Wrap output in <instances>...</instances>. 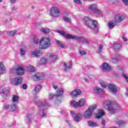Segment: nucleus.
Here are the masks:
<instances>
[{"label": "nucleus", "instance_id": "nucleus-1", "mask_svg": "<svg viewBox=\"0 0 128 128\" xmlns=\"http://www.w3.org/2000/svg\"><path fill=\"white\" fill-rule=\"evenodd\" d=\"M84 20L86 22V26L91 28L94 32H98V22L96 20H92L88 18V16H85L84 18Z\"/></svg>", "mask_w": 128, "mask_h": 128}, {"label": "nucleus", "instance_id": "nucleus-2", "mask_svg": "<svg viewBox=\"0 0 128 128\" xmlns=\"http://www.w3.org/2000/svg\"><path fill=\"white\" fill-rule=\"evenodd\" d=\"M104 108H105L106 110H110L112 114H116L118 110H120V106L118 105L112 104L110 101L108 100L104 102Z\"/></svg>", "mask_w": 128, "mask_h": 128}, {"label": "nucleus", "instance_id": "nucleus-3", "mask_svg": "<svg viewBox=\"0 0 128 128\" xmlns=\"http://www.w3.org/2000/svg\"><path fill=\"white\" fill-rule=\"evenodd\" d=\"M51 44L50 40L48 38L44 37L40 40V48L43 50H46L50 46Z\"/></svg>", "mask_w": 128, "mask_h": 128}, {"label": "nucleus", "instance_id": "nucleus-4", "mask_svg": "<svg viewBox=\"0 0 128 128\" xmlns=\"http://www.w3.org/2000/svg\"><path fill=\"white\" fill-rule=\"evenodd\" d=\"M96 108V105L94 104L90 106L84 114V116L86 118H90L92 116L94 110Z\"/></svg>", "mask_w": 128, "mask_h": 128}, {"label": "nucleus", "instance_id": "nucleus-5", "mask_svg": "<svg viewBox=\"0 0 128 128\" xmlns=\"http://www.w3.org/2000/svg\"><path fill=\"white\" fill-rule=\"evenodd\" d=\"M14 72L18 76H24V69L23 67L18 66L16 68H12L10 70V74H14Z\"/></svg>", "mask_w": 128, "mask_h": 128}, {"label": "nucleus", "instance_id": "nucleus-6", "mask_svg": "<svg viewBox=\"0 0 128 128\" xmlns=\"http://www.w3.org/2000/svg\"><path fill=\"white\" fill-rule=\"evenodd\" d=\"M23 80L24 79L22 78V77H16L12 80L11 84H12L13 86H20V84H22Z\"/></svg>", "mask_w": 128, "mask_h": 128}, {"label": "nucleus", "instance_id": "nucleus-7", "mask_svg": "<svg viewBox=\"0 0 128 128\" xmlns=\"http://www.w3.org/2000/svg\"><path fill=\"white\" fill-rule=\"evenodd\" d=\"M36 104L37 106L40 108H44L48 106V104L46 102V100H38L36 101Z\"/></svg>", "mask_w": 128, "mask_h": 128}, {"label": "nucleus", "instance_id": "nucleus-8", "mask_svg": "<svg viewBox=\"0 0 128 128\" xmlns=\"http://www.w3.org/2000/svg\"><path fill=\"white\" fill-rule=\"evenodd\" d=\"M50 12L52 16H54V18H56V16H60V10L56 7H52Z\"/></svg>", "mask_w": 128, "mask_h": 128}, {"label": "nucleus", "instance_id": "nucleus-9", "mask_svg": "<svg viewBox=\"0 0 128 128\" xmlns=\"http://www.w3.org/2000/svg\"><path fill=\"white\" fill-rule=\"evenodd\" d=\"M30 54L32 58H40V56H42V51L36 50L34 52H30Z\"/></svg>", "mask_w": 128, "mask_h": 128}, {"label": "nucleus", "instance_id": "nucleus-10", "mask_svg": "<svg viewBox=\"0 0 128 128\" xmlns=\"http://www.w3.org/2000/svg\"><path fill=\"white\" fill-rule=\"evenodd\" d=\"M96 8H98V6H96V4H92L88 8L90 10H92L96 14H100V10L96 9Z\"/></svg>", "mask_w": 128, "mask_h": 128}, {"label": "nucleus", "instance_id": "nucleus-11", "mask_svg": "<svg viewBox=\"0 0 128 128\" xmlns=\"http://www.w3.org/2000/svg\"><path fill=\"white\" fill-rule=\"evenodd\" d=\"M102 68V70L104 72H108V70H110V66L106 62H104L102 66H101Z\"/></svg>", "mask_w": 128, "mask_h": 128}, {"label": "nucleus", "instance_id": "nucleus-12", "mask_svg": "<svg viewBox=\"0 0 128 128\" xmlns=\"http://www.w3.org/2000/svg\"><path fill=\"white\" fill-rule=\"evenodd\" d=\"M124 18V16L122 14H117L115 16V22L116 23L120 22H122Z\"/></svg>", "mask_w": 128, "mask_h": 128}, {"label": "nucleus", "instance_id": "nucleus-13", "mask_svg": "<svg viewBox=\"0 0 128 128\" xmlns=\"http://www.w3.org/2000/svg\"><path fill=\"white\" fill-rule=\"evenodd\" d=\"M65 38H67V40H80V38H82L80 37L70 34H66Z\"/></svg>", "mask_w": 128, "mask_h": 128}, {"label": "nucleus", "instance_id": "nucleus-14", "mask_svg": "<svg viewBox=\"0 0 128 128\" xmlns=\"http://www.w3.org/2000/svg\"><path fill=\"white\" fill-rule=\"evenodd\" d=\"M82 94V91L80 89H76L71 92V96L72 98H76Z\"/></svg>", "mask_w": 128, "mask_h": 128}, {"label": "nucleus", "instance_id": "nucleus-15", "mask_svg": "<svg viewBox=\"0 0 128 128\" xmlns=\"http://www.w3.org/2000/svg\"><path fill=\"white\" fill-rule=\"evenodd\" d=\"M108 88L113 92V94H116L118 90H116V86L114 84H110L108 85Z\"/></svg>", "mask_w": 128, "mask_h": 128}, {"label": "nucleus", "instance_id": "nucleus-16", "mask_svg": "<svg viewBox=\"0 0 128 128\" xmlns=\"http://www.w3.org/2000/svg\"><path fill=\"white\" fill-rule=\"evenodd\" d=\"M10 94V90L8 88H5L2 92V96L6 98L7 96H8V95Z\"/></svg>", "mask_w": 128, "mask_h": 128}, {"label": "nucleus", "instance_id": "nucleus-17", "mask_svg": "<svg viewBox=\"0 0 128 128\" xmlns=\"http://www.w3.org/2000/svg\"><path fill=\"white\" fill-rule=\"evenodd\" d=\"M34 80H40L42 78V74L36 73L32 76Z\"/></svg>", "mask_w": 128, "mask_h": 128}, {"label": "nucleus", "instance_id": "nucleus-18", "mask_svg": "<svg viewBox=\"0 0 128 128\" xmlns=\"http://www.w3.org/2000/svg\"><path fill=\"white\" fill-rule=\"evenodd\" d=\"M6 67L4 66L2 62H0V74H6Z\"/></svg>", "mask_w": 128, "mask_h": 128}, {"label": "nucleus", "instance_id": "nucleus-19", "mask_svg": "<svg viewBox=\"0 0 128 128\" xmlns=\"http://www.w3.org/2000/svg\"><path fill=\"white\" fill-rule=\"evenodd\" d=\"M40 88H42V86H40V84H38L36 85L34 89V94H36L40 92Z\"/></svg>", "mask_w": 128, "mask_h": 128}, {"label": "nucleus", "instance_id": "nucleus-20", "mask_svg": "<svg viewBox=\"0 0 128 128\" xmlns=\"http://www.w3.org/2000/svg\"><path fill=\"white\" fill-rule=\"evenodd\" d=\"M115 122L119 124L120 128H122V126H124V125L126 124V121L118 120V118H116V120Z\"/></svg>", "mask_w": 128, "mask_h": 128}, {"label": "nucleus", "instance_id": "nucleus-21", "mask_svg": "<svg viewBox=\"0 0 128 128\" xmlns=\"http://www.w3.org/2000/svg\"><path fill=\"white\" fill-rule=\"evenodd\" d=\"M104 116V112L102 110H99L98 113L96 114V118H100L102 116Z\"/></svg>", "mask_w": 128, "mask_h": 128}, {"label": "nucleus", "instance_id": "nucleus-22", "mask_svg": "<svg viewBox=\"0 0 128 128\" xmlns=\"http://www.w3.org/2000/svg\"><path fill=\"white\" fill-rule=\"evenodd\" d=\"M104 90L100 88L99 87H94V92L95 94H101V92H102Z\"/></svg>", "mask_w": 128, "mask_h": 128}, {"label": "nucleus", "instance_id": "nucleus-23", "mask_svg": "<svg viewBox=\"0 0 128 128\" xmlns=\"http://www.w3.org/2000/svg\"><path fill=\"white\" fill-rule=\"evenodd\" d=\"M116 25V21H110V22H109L108 24V26L109 28H113L114 26H115Z\"/></svg>", "mask_w": 128, "mask_h": 128}, {"label": "nucleus", "instance_id": "nucleus-24", "mask_svg": "<svg viewBox=\"0 0 128 128\" xmlns=\"http://www.w3.org/2000/svg\"><path fill=\"white\" fill-rule=\"evenodd\" d=\"M57 94H56V98L58 96H60L64 94V90L62 88H60L57 90L56 92Z\"/></svg>", "mask_w": 128, "mask_h": 128}, {"label": "nucleus", "instance_id": "nucleus-25", "mask_svg": "<svg viewBox=\"0 0 128 128\" xmlns=\"http://www.w3.org/2000/svg\"><path fill=\"white\" fill-rule=\"evenodd\" d=\"M32 38H33L34 44H40V40H38V37H36V36L35 35H32Z\"/></svg>", "mask_w": 128, "mask_h": 128}, {"label": "nucleus", "instance_id": "nucleus-26", "mask_svg": "<svg viewBox=\"0 0 128 128\" xmlns=\"http://www.w3.org/2000/svg\"><path fill=\"white\" fill-rule=\"evenodd\" d=\"M100 84L101 86L104 88H106V87L108 86V83L104 82L102 80H100Z\"/></svg>", "mask_w": 128, "mask_h": 128}, {"label": "nucleus", "instance_id": "nucleus-27", "mask_svg": "<svg viewBox=\"0 0 128 128\" xmlns=\"http://www.w3.org/2000/svg\"><path fill=\"white\" fill-rule=\"evenodd\" d=\"M56 58H58V56H56V55L51 54L50 56V60L52 62H56Z\"/></svg>", "mask_w": 128, "mask_h": 128}, {"label": "nucleus", "instance_id": "nucleus-28", "mask_svg": "<svg viewBox=\"0 0 128 128\" xmlns=\"http://www.w3.org/2000/svg\"><path fill=\"white\" fill-rule=\"evenodd\" d=\"M82 118V114H79L78 115L76 116L74 118V120L75 122H78Z\"/></svg>", "mask_w": 128, "mask_h": 128}, {"label": "nucleus", "instance_id": "nucleus-29", "mask_svg": "<svg viewBox=\"0 0 128 128\" xmlns=\"http://www.w3.org/2000/svg\"><path fill=\"white\" fill-rule=\"evenodd\" d=\"M85 102L86 101L84 100V99H80L78 102V104H79V106H84Z\"/></svg>", "mask_w": 128, "mask_h": 128}, {"label": "nucleus", "instance_id": "nucleus-30", "mask_svg": "<svg viewBox=\"0 0 128 128\" xmlns=\"http://www.w3.org/2000/svg\"><path fill=\"white\" fill-rule=\"evenodd\" d=\"M71 104L74 106V108H78V106H80V104H78V102H76L75 100L72 101L71 102Z\"/></svg>", "mask_w": 128, "mask_h": 128}, {"label": "nucleus", "instance_id": "nucleus-31", "mask_svg": "<svg viewBox=\"0 0 128 128\" xmlns=\"http://www.w3.org/2000/svg\"><path fill=\"white\" fill-rule=\"evenodd\" d=\"M88 124L90 126H92V128L98 126V124L96 122H94L92 120L88 122Z\"/></svg>", "mask_w": 128, "mask_h": 128}, {"label": "nucleus", "instance_id": "nucleus-32", "mask_svg": "<svg viewBox=\"0 0 128 128\" xmlns=\"http://www.w3.org/2000/svg\"><path fill=\"white\" fill-rule=\"evenodd\" d=\"M78 38H80V39L76 40H81V42L82 44H88V42L86 39L83 38L82 37L78 36Z\"/></svg>", "mask_w": 128, "mask_h": 128}, {"label": "nucleus", "instance_id": "nucleus-33", "mask_svg": "<svg viewBox=\"0 0 128 128\" xmlns=\"http://www.w3.org/2000/svg\"><path fill=\"white\" fill-rule=\"evenodd\" d=\"M54 98H56V94L52 93H49L48 94V98L49 100H54Z\"/></svg>", "mask_w": 128, "mask_h": 128}, {"label": "nucleus", "instance_id": "nucleus-34", "mask_svg": "<svg viewBox=\"0 0 128 128\" xmlns=\"http://www.w3.org/2000/svg\"><path fill=\"white\" fill-rule=\"evenodd\" d=\"M64 68H65L64 71H65V72H68V68H72V64H70V65H69V66H66V64L64 63Z\"/></svg>", "mask_w": 128, "mask_h": 128}, {"label": "nucleus", "instance_id": "nucleus-35", "mask_svg": "<svg viewBox=\"0 0 128 128\" xmlns=\"http://www.w3.org/2000/svg\"><path fill=\"white\" fill-rule=\"evenodd\" d=\"M56 44H58V46H60L62 48H64V45L62 44V42L58 40H56Z\"/></svg>", "mask_w": 128, "mask_h": 128}, {"label": "nucleus", "instance_id": "nucleus-36", "mask_svg": "<svg viewBox=\"0 0 128 128\" xmlns=\"http://www.w3.org/2000/svg\"><path fill=\"white\" fill-rule=\"evenodd\" d=\"M10 110L11 112H14L16 110V104H12L10 106Z\"/></svg>", "mask_w": 128, "mask_h": 128}, {"label": "nucleus", "instance_id": "nucleus-37", "mask_svg": "<svg viewBox=\"0 0 128 128\" xmlns=\"http://www.w3.org/2000/svg\"><path fill=\"white\" fill-rule=\"evenodd\" d=\"M102 48H104V46H102V44H100L98 48V50H97V53L100 54V52H102Z\"/></svg>", "mask_w": 128, "mask_h": 128}, {"label": "nucleus", "instance_id": "nucleus-38", "mask_svg": "<svg viewBox=\"0 0 128 128\" xmlns=\"http://www.w3.org/2000/svg\"><path fill=\"white\" fill-rule=\"evenodd\" d=\"M40 64H46V58H42L40 60Z\"/></svg>", "mask_w": 128, "mask_h": 128}, {"label": "nucleus", "instance_id": "nucleus-39", "mask_svg": "<svg viewBox=\"0 0 128 128\" xmlns=\"http://www.w3.org/2000/svg\"><path fill=\"white\" fill-rule=\"evenodd\" d=\"M41 32L44 34H48L50 32V30L46 28H42L41 30Z\"/></svg>", "mask_w": 128, "mask_h": 128}, {"label": "nucleus", "instance_id": "nucleus-40", "mask_svg": "<svg viewBox=\"0 0 128 128\" xmlns=\"http://www.w3.org/2000/svg\"><path fill=\"white\" fill-rule=\"evenodd\" d=\"M114 48L115 50H118L120 49V44H115L114 45Z\"/></svg>", "mask_w": 128, "mask_h": 128}, {"label": "nucleus", "instance_id": "nucleus-41", "mask_svg": "<svg viewBox=\"0 0 128 128\" xmlns=\"http://www.w3.org/2000/svg\"><path fill=\"white\" fill-rule=\"evenodd\" d=\"M12 100L14 102H18V96L16 95L13 96Z\"/></svg>", "mask_w": 128, "mask_h": 128}, {"label": "nucleus", "instance_id": "nucleus-42", "mask_svg": "<svg viewBox=\"0 0 128 128\" xmlns=\"http://www.w3.org/2000/svg\"><path fill=\"white\" fill-rule=\"evenodd\" d=\"M40 114L42 116V118H46V114H44V110L40 111Z\"/></svg>", "mask_w": 128, "mask_h": 128}, {"label": "nucleus", "instance_id": "nucleus-43", "mask_svg": "<svg viewBox=\"0 0 128 128\" xmlns=\"http://www.w3.org/2000/svg\"><path fill=\"white\" fill-rule=\"evenodd\" d=\"M63 20L64 22H71L70 18H66V16H64Z\"/></svg>", "mask_w": 128, "mask_h": 128}, {"label": "nucleus", "instance_id": "nucleus-44", "mask_svg": "<svg viewBox=\"0 0 128 128\" xmlns=\"http://www.w3.org/2000/svg\"><path fill=\"white\" fill-rule=\"evenodd\" d=\"M26 120H27V122H30V120H32V115L27 114Z\"/></svg>", "mask_w": 128, "mask_h": 128}, {"label": "nucleus", "instance_id": "nucleus-45", "mask_svg": "<svg viewBox=\"0 0 128 128\" xmlns=\"http://www.w3.org/2000/svg\"><path fill=\"white\" fill-rule=\"evenodd\" d=\"M20 53L21 54V56H24V55L26 54V50H24V48H21L20 49Z\"/></svg>", "mask_w": 128, "mask_h": 128}, {"label": "nucleus", "instance_id": "nucleus-46", "mask_svg": "<svg viewBox=\"0 0 128 128\" xmlns=\"http://www.w3.org/2000/svg\"><path fill=\"white\" fill-rule=\"evenodd\" d=\"M118 60H120V59H116V58H112L111 59V62H113V64H116V62H118Z\"/></svg>", "mask_w": 128, "mask_h": 128}, {"label": "nucleus", "instance_id": "nucleus-47", "mask_svg": "<svg viewBox=\"0 0 128 128\" xmlns=\"http://www.w3.org/2000/svg\"><path fill=\"white\" fill-rule=\"evenodd\" d=\"M16 30H14L11 32H9L10 34V36H14L16 34Z\"/></svg>", "mask_w": 128, "mask_h": 128}, {"label": "nucleus", "instance_id": "nucleus-48", "mask_svg": "<svg viewBox=\"0 0 128 128\" xmlns=\"http://www.w3.org/2000/svg\"><path fill=\"white\" fill-rule=\"evenodd\" d=\"M79 52L81 56H84V54H86V52L83 50H80Z\"/></svg>", "mask_w": 128, "mask_h": 128}, {"label": "nucleus", "instance_id": "nucleus-49", "mask_svg": "<svg viewBox=\"0 0 128 128\" xmlns=\"http://www.w3.org/2000/svg\"><path fill=\"white\" fill-rule=\"evenodd\" d=\"M74 2L78 4H82V1L80 0H74Z\"/></svg>", "mask_w": 128, "mask_h": 128}, {"label": "nucleus", "instance_id": "nucleus-50", "mask_svg": "<svg viewBox=\"0 0 128 128\" xmlns=\"http://www.w3.org/2000/svg\"><path fill=\"white\" fill-rule=\"evenodd\" d=\"M10 105L8 104H4V110H8V108H10Z\"/></svg>", "mask_w": 128, "mask_h": 128}, {"label": "nucleus", "instance_id": "nucleus-51", "mask_svg": "<svg viewBox=\"0 0 128 128\" xmlns=\"http://www.w3.org/2000/svg\"><path fill=\"white\" fill-rule=\"evenodd\" d=\"M122 76H124V78L126 82L128 83V76L126 75V74H122Z\"/></svg>", "mask_w": 128, "mask_h": 128}, {"label": "nucleus", "instance_id": "nucleus-52", "mask_svg": "<svg viewBox=\"0 0 128 128\" xmlns=\"http://www.w3.org/2000/svg\"><path fill=\"white\" fill-rule=\"evenodd\" d=\"M12 10H18V8L16 6H12L11 7Z\"/></svg>", "mask_w": 128, "mask_h": 128}, {"label": "nucleus", "instance_id": "nucleus-53", "mask_svg": "<svg viewBox=\"0 0 128 128\" xmlns=\"http://www.w3.org/2000/svg\"><path fill=\"white\" fill-rule=\"evenodd\" d=\"M57 32H58L60 34H62V36H66V32H60V30H57Z\"/></svg>", "mask_w": 128, "mask_h": 128}, {"label": "nucleus", "instance_id": "nucleus-54", "mask_svg": "<svg viewBox=\"0 0 128 128\" xmlns=\"http://www.w3.org/2000/svg\"><path fill=\"white\" fill-rule=\"evenodd\" d=\"M122 2L125 6H128V0H122Z\"/></svg>", "mask_w": 128, "mask_h": 128}, {"label": "nucleus", "instance_id": "nucleus-55", "mask_svg": "<svg viewBox=\"0 0 128 128\" xmlns=\"http://www.w3.org/2000/svg\"><path fill=\"white\" fill-rule=\"evenodd\" d=\"M52 86L54 90H56L58 88V86H56L54 82L52 83Z\"/></svg>", "mask_w": 128, "mask_h": 128}, {"label": "nucleus", "instance_id": "nucleus-56", "mask_svg": "<svg viewBox=\"0 0 128 128\" xmlns=\"http://www.w3.org/2000/svg\"><path fill=\"white\" fill-rule=\"evenodd\" d=\"M29 72H34V68L32 66H30V68H29Z\"/></svg>", "mask_w": 128, "mask_h": 128}, {"label": "nucleus", "instance_id": "nucleus-57", "mask_svg": "<svg viewBox=\"0 0 128 128\" xmlns=\"http://www.w3.org/2000/svg\"><path fill=\"white\" fill-rule=\"evenodd\" d=\"M22 88L24 90H26V88H28V86L26 84H24L22 85Z\"/></svg>", "mask_w": 128, "mask_h": 128}, {"label": "nucleus", "instance_id": "nucleus-58", "mask_svg": "<svg viewBox=\"0 0 128 128\" xmlns=\"http://www.w3.org/2000/svg\"><path fill=\"white\" fill-rule=\"evenodd\" d=\"M102 124L103 126H106V120H104V119L102 120Z\"/></svg>", "mask_w": 128, "mask_h": 128}, {"label": "nucleus", "instance_id": "nucleus-59", "mask_svg": "<svg viewBox=\"0 0 128 128\" xmlns=\"http://www.w3.org/2000/svg\"><path fill=\"white\" fill-rule=\"evenodd\" d=\"M35 24L36 26H40V24H42V23H40V22H36Z\"/></svg>", "mask_w": 128, "mask_h": 128}, {"label": "nucleus", "instance_id": "nucleus-60", "mask_svg": "<svg viewBox=\"0 0 128 128\" xmlns=\"http://www.w3.org/2000/svg\"><path fill=\"white\" fill-rule=\"evenodd\" d=\"M16 2V0H10V4H14Z\"/></svg>", "mask_w": 128, "mask_h": 128}, {"label": "nucleus", "instance_id": "nucleus-61", "mask_svg": "<svg viewBox=\"0 0 128 128\" xmlns=\"http://www.w3.org/2000/svg\"><path fill=\"white\" fill-rule=\"evenodd\" d=\"M122 40L124 42H128V39L126 37H122Z\"/></svg>", "mask_w": 128, "mask_h": 128}, {"label": "nucleus", "instance_id": "nucleus-62", "mask_svg": "<svg viewBox=\"0 0 128 128\" xmlns=\"http://www.w3.org/2000/svg\"><path fill=\"white\" fill-rule=\"evenodd\" d=\"M70 114L72 116H74V111H70Z\"/></svg>", "mask_w": 128, "mask_h": 128}, {"label": "nucleus", "instance_id": "nucleus-63", "mask_svg": "<svg viewBox=\"0 0 128 128\" xmlns=\"http://www.w3.org/2000/svg\"><path fill=\"white\" fill-rule=\"evenodd\" d=\"M68 14H69L68 12H65L64 13V16H66V15L68 16Z\"/></svg>", "mask_w": 128, "mask_h": 128}, {"label": "nucleus", "instance_id": "nucleus-64", "mask_svg": "<svg viewBox=\"0 0 128 128\" xmlns=\"http://www.w3.org/2000/svg\"><path fill=\"white\" fill-rule=\"evenodd\" d=\"M116 0H112V2L113 4H116Z\"/></svg>", "mask_w": 128, "mask_h": 128}]
</instances>
